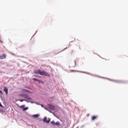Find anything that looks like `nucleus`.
I'll return each mask as SVG.
<instances>
[{
  "label": "nucleus",
  "instance_id": "nucleus-1",
  "mask_svg": "<svg viewBox=\"0 0 128 128\" xmlns=\"http://www.w3.org/2000/svg\"><path fill=\"white\" fill-rule=\"evenodd\" d=\"M36 74H40V76H50V75L46 71H42L40 70H36L34 72Z\"/></svg>",
  "mask_w": 128,
  "mask_h": 128
},
{
  "label": "nucleus",
  "instance_id": "nucleus-2",
  "mask_svg": "<svg viewBox=\"0 0 128 128\" xmlns=\"http://www.w3.org/2000/svg\"><path fill=\"white\" fill-rule=\"evenodd\" d=\"M48 106L50 110H56V106L54 105L48 104Z\"/></svg>",
  "mask_w": 128,
  "mask_h": 128
},
{
  "label": "nucleus",
  "instance_id": "nucleus-3",
  "mask_svg": "<svg viewBox=\"0 0 128 128\" xmlns=\"http://www.w3.org/2000/svg\"><path fill=\"white\" fill-rule=\"evenodd\" d=\"M6 58V54H2L0 55V60H4Z\"/></svg>",
  "mask_w": 128,
  "mask_h": 128
},
{
  "label": "nucleus",
  "instance_id": "nucleus-4",
  "mask_svg": "<svg viewBox=\"0 0 128 128\" xmlns=\"http://www.w3.org/2000/svg\"><path fill=\"white\" fill-rule=\"evenodd\" d=\"M4 92H6V94H8V88L4 87Z\"/></svg>",
  "mask_w": 128,
  "mask_h": 128
},
{
  "label": "nucleus",
  "instance_id": "nucleus-5",
  "mask_svg": "<svg viewBox=\"0 0 128 128\" xmlns=\"http://www.w3.org/2000/svg\"><path fill=\"white\" fill-rule=\"evenodd\" d=\"M48 120V118H46L45 117L43 121L44 122H46L47 124H48L50 122V120L48 119V120Z\"/></svg>",
  "mask_w": 128,
  "mask_h": 128
},
{
  "label": "nucleus",
  "instance_id": "nucleus-6",
  "mask_svg": "<svg viewBox=\"0 0 128 128\" xmlns=\"http://www.w3.org/2000/svg\"><path fill=\"white\" fill-rule=\"evenodd\" d=\"M98 118V116H92L91 120H96Z\"/></svg>",
  "mask_w": 128,
  "mask_h": 128
},
{
  "label": "nucleus",
  "instance_id": "nucleus-7",
  "mask_svg": "<svg viewBox=\"0 0 128 128\" xmlns=\"http://www.w3.org/2000/svg\"><path fill=\"white\" fill-rule=\"evenodd\" d=\"M24 98H26V100H30V96H28V95H25L24 96Z\"/></svg>",
  "mask_w": 128,
  "mask_h": 128
},
{
  "label": "nucleus",
  "instance_id": "nucleus-8",
  "mask_svg": "<svg viewBox=\"0 0 128 128\" xmlns=\"http://www.w3.org/2000/svg\"><path fill=\"white\" fill-rule=\"evenodd\" d=\"M39 116H40V115L38 114L33 115L34 118H38Z\"/></svg>",
  "mask_w": 128,
  "mask_h": 128
},
{
  "label": "nucleus",
  "instance_id": "nucleus-9",
  "mask_svg": "<svg viewBox=\"0 0 128 128\" xmlns=\"http://www.w3.org/2000/svg\"><path fill=\"white\" fill-rule=\"evenodd\" d=\"M38 82L39 84H44V82L42 80H38Z\"/></svg>",
  "mask_w": 128,
  "mask_h": 128
},
{
  "label": "nucleus",
  "instance_id": "nucleus-10",
  "mask_svg": "<svg viewBox=\"0 0 128 128\" xmlns=\"http://www.w3.org/2000/svg\"><path fill=\"white\" fill-rule=\"evenodd\" d=\"M52 124H53V126H56V122L54 121L51 122Z\"/></svg>",
  "mask_w": 128,
  "mask_h": 128
},
{
  "label": "nucleus",
  "instance_id": "nucleus-11",
  "mask_svg": "<svg viewBox=\"0 0 128 128\" xmlns=\"http://www.w3.org/2000/svg\"><path fill=\"white\" fill-rule=\"evenodd\" d=\"M28 110V108L26 107L23 108V110Z\"/></svg>",
  "mask_w": 128,
  "mask_h": 128
},
{
  "label": "nucleus",
  "instance_id": "nucleus-12",
  "mask_svg": "<svg viewBox=\"0 0 128 128\" xmlns=\"http://www.w3.org/2000/svg\"><path fill=\"white\" fill-rule=\"evenodd\" d=\"M33 80H35L36 82H38V79H36V78H34L32 79Z\"/></svg>",
  "mask_w": 128,
  "mask_h": 128
},
{
  "label": "nucleus",
  "instance_id": "nucleus-13",
  "mask_svg": "<svg viewBox=\"0 0 128 128\" xmlns=\"http://www.w3.org/2000/svg\"><path fill=\"white\" fill-rule=\"evenodd\" d=\"M19 108H24V105H22L21 106H19Z\"/></svg>",
  "mask_w": 128,
  "mask_h": 128
},
{
  "label": "nucleus",
  "instance_id": "nucleus-14",
  "mask_svg": "<svg viewBox=\"0 0 128 128\" xmlns=\"http://www.w3.org/2000/svg\"><path fill=\"white\" fill-rule=\"evenodd\" d=\"M60 122H58L55 123V126H60Z\"/></svg>",
  "mask_w": 128,
  "mask_h": 128
},
{
  "label": "nucleus",
  "instance_id": "nucleus-15",
  "mask_svg": "<svg viewBox=\"0 0 128 128\" xmlns=\"http://www.w3.org/2000/svg\"><path fill=\"white\" fill-rule=\"evenodd\" d=\"M0 93L1 94H4V92H2V90H0Z\"/></svg>",
  "mask_w": 128,
  "mask_h": 128
},
{
  "label": "nucleus",
  "instance_id": "nucleus-16",
  "mask_svg": "<svg viewBox=\"0 0 128 128\" xmlns=\"http://www.w3.org/2000/svg\"><path fill=\"white\" fill-rule=\"evenodd\" d=\"M0 106L1 107V108H4V106H2V104L0 103Z\"/></svg>",
  "mask_w": 128,
  "mask_h": 128
},
{
  "label": "nucleus",
  "instance_id": "nucleus-17",
  "mask_svg": "<svg viewBox=\"0 0 128 128\" xmlns=\"http://www.w3.org/2000/svg\"><path fill=\"white\" fill-rule=\"evenodd\" d=\"M19 102H24V100H19Z\"/></svg>",
  "mask_w": 128,
  "mask_h": 128
},
{
  "label": "nucleus",
  "instance_id": "nucleus-18",
  "mask_svg": "<svg viewBox=\"0 0 128 128\" xmlns=\"http://www.w3.org/2000/svg\"><path fill=\"white\" fill-rule=\"evenodd\" d=\"M46 110H48L50 112H50V110H48V109L46 108Z\"/></svg>",
  "mask_w": 128,
  "mask_h": 128
},
{
  "label": "nucleus",
  "instance_id": "nucleus-19",
  "mask_svg": "<svg viewBox=\"0 0 128 128\" xmlns=\"http://www.w3.org/2000/svg\"><path fill=\"white\" fill-rule=\"evenodd\" d=\"M71 72H76L74 70H71Z\"/></svg>",
  "mask_w": 128,
  "mask_h": 128
},
{
  "label": "nucleus",
  "instance_id": "nucleus-20",
  "mask_svg": "<svg viewBox=\"0 0 128 128\" xmlns=\"http://www.w3.org/2000/svg\"><path fill=\"white\" fill-rule=\"evenodd\" d=\"M34 76H36V78L38 76L34 75Z\"/></svg>",
  "mask_w": 128,
  "mask_h": 128
},
{
  "label": "nucleus",
  "instance_id": "nucleus-21",
  "mask_svg": "<svg viewBox=\"0 0 128 128\" xmlns=\"http://www.w3.org/2000/svg\"><path fill=\"white\" fill-rule=\"evenodd\" d=\"M0 42H2V40H0Z\"/></svg>",
  "mask_w": 128,
  "mask_h": 128
},
{
  "label": "nucleus",
  "instance_id": "nucleus-22",
  "mask_svg": "<svg viewBox=\"0 0 128 128\" xmlns=\"http://www.w3.org/2000/svg\"><path fill=\"white\" fill-rule=\"evenodd\" d=\"M42 108H44V105H42Z\"/></svg>",
  "mask_w": 128,
  "mask_h": 128
},
{
  "label": "nucleus",
  "instance_id": "nucleus-23",
  "mask_svg": "<svg viewBox=\"0 0 128 128\" xmlns=\"http://www.w3.org/2000/svg\"><path fill=\"white\" fill-rule=\"evenodd\" d=\"M0 112H2V110H0Z\"/></svg>",
  "mask_w": 128,
  "mask_h": 128
},
{
  "label": "nucleus",
  "instance_id": "nucleus-24",
  "mask_svg": "<svg viewBox=\"0 0 128 128\" xmlns=\"http://www.w3.org/2000/svg\"><path fill=\"white\" fill-rule=\"evenodd\" d=\"M26 92H28V90H26Z\"/></svg>",
  "mask_w": 128,
  "mask_h": 128
}]
</instances>
